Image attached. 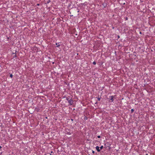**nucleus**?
Masks as SVG:
<instances>
[{
	"mask_svg": "<svg viewBox=\"0 0 155 155\" xmlns=\"http://www.w3.org/2000/svg\"><path fill=\"white\" fill-rule=\"evenodd\" d=\"M96 149L98 152H100V149H99V147L98 146H97L96 147Z\"/></svg>",
	"mask_w": 155,
	"mask_h": 155,
	"instance_id": "obj_3",
	"label": "nucleus"
},
{
	"mask_svg": "<svg viewBox=\"0 0 155 155\" xmlns=\"http://www.w3.org/2000/svg\"><path fill=\"white\" fill-rule=\"evenodd\" d=\"M13 54H14V56H13V57L14 58L16 57V54H14V53H13Z\"/></svg>",
	"mask_w": 155,
	"mask_h": 155,
	"instance_id": "obj_7",
	"label": "nucleus"
},
{
	"mask_svg": "<svg viewBox=\"0 0 155 155\" xmlns=\"http://www.w3.org/2000/svg\"><path fill=\"white\" fill-rule=\"evenodd\" d=\"M73 101L71 99H70L68 101V102L69 104V105H71L73 103Z\"/></svg>",
	"mask_w": 155,
	"mask_h": 155,
	"instance_id": "obj_2",
	"label": "nucleus"
},
{
	"mask_svg": "<svg viewBox=\"0 0 155 155\" xmlns=\"http://www.w3.org/2000/svg\"><path fill=\"white\" fill-rule=\"evenodd\" d=\"M134 111V110L133 109H131V113H133Z\"/></svg>",
	"mask_w": 155,
	"mask_h": 155,
	"instance_id": "obj_10",
	"label": "nucleus"
},
{
	"mask_svg": "<svg viewBox=\"0 0 155 155\" xmlns=\"http://www.w3.org/2000/svg\"><path fill=\"white\" fill-rule=\"evenodd\" d=\"M97 137H98V138H101V136H97Z\"/></svg>",
	"mask_w": 155,
	"mask_h": 155,
	"instance_id": "obj_13",
	"label": "nucleus"
},
{
	"mask_svg": "<svg viewBox=\"0 0 155 155\" xmlns=\"http://www.w3.org/2000/svg\"><path fill=\"white\" fill-rule=\"evenodd\" d=\"M117 37H118V38H120V36H119V35H118V36H117Z\"/></svg>",
	"mask_w": 155,
	"mask_h": 155,
	"instance_id": "obj_16",
	"label": "nucleus"
},
{
	"mask_svg": "<svg viewBox=\"0 0 155 155\" xmlns=\"http://www.w3.org/2000/svg\"><path fill=\"white\" fill-rule=\"evenodd\" d=\"M126 20H127V18H126Z\"/></svg>",
	"mask_w": 155,
	"mask_h": 155,
	"instance_id": "obj_18",
	"label": "nucleus"
},
{
	"mask_svg": "<svg viewBox=\"0 0 155 155\" xmlns=\"http://www.w3.org/2000/svg\"><path fill=\"white\" fill-rule=\"evenodd\" d=\"M10 77L12 78L13 77V75L12 74H10Z\"/></svg>",
	"mask_w": 155,
	"mask_h": 155,
	"instance_id": "obj_9",
	"label": "nucleus"
},
{
	"mask_svg": "<svg viewBox=\"0 0 155 155\" xmlns=\"http://www.w3.org/2000/svg\"><path fill=\"white\" fill-rule=\"evenodd\" d=\"M102 5L104 6V7H105L107 6V5L106 4L103 3L102 4Z\"/></svg>",
	"mask_w": 155,
	"mask_h": 155,
	"instance_id": "obj_5",
	"label": "nucleus"
},
{
	"mask_svg": "<svg viewBox=\"0 0 155 155\" xmlns=\"http://www.w3.org/2000/svg\"><path fill=\"white\" fill-rule=\"evenodd\" d=\"M93 64L94 65H95L96 64V62L95 61H94L93 62Z\"/></svg>",
	"mask_w": 155,
	"mask_h": 155,
	"instance_id": "obj_11",
	"label": "nucleus"
},
{
	"mask_svg": "<svg viewBox=\"0 0 155 155\" xmlns=\"http://www.w3.org/2000/svg\"><path fill=\"white\" fill-rule=\"evenodd\" d=\"M97 100L98 101H100L101 100V98L100 97H98Z\"/></svg>",
	"mask_w": 155,
	"mask_h": 155,
	"instance_id": "obj_12",
	"label": "nucleus"
},
{
	"mask_svg": "<svg viewBox=\"0 0 155 155\" xmlns=\"http://www.w3.org/2000/svg\"><path fill=\"white\" fill-rule=\"evenodd\" d=\"M67 134H69V135H71V133L70 132H67Z\"/></svg>",
	"mask_w": 155,
	"mask_h": 155,
	"instance_id": "obj_6",
	"label": "nucleus"
},
{
	"mask_svg": "<svg viewBox=\"0 0 155 155\" xmlns=\"http://www.w3.org/2000/svg\"><path fill=\"white\" fill-rule=\"evenodd\" d=\"M103 148V146H101L100 147V150H102Z\"/></svg>",
	"mask_w": 155,
	"mask_h": 155,
	"instance_id": "obj_8",
	"label": "nucleus"
},
{
	"mask_svg": "<svg viewBox=\"0 0 155 155\" xmlns=\"http://www.w3.org/2000/svg\"><path fill=\"white\" fill-rule=\"evenodd\" d=\"M56 45H57L56 47H59L60 46V44H58L57 43H56Z\"/></svg>",
	"mask_w": 155,
	"mask_h": 155,
	"instance_id": "obj_4",
	"label": "nucleus"
},
{
	"mask_svg": "<svg viewBox=\"0 0 155 155\" xmlns=\"http://www.w3.org/2000/svg\"><path fill=\"white\" fill-rule=\"evenodd\" d=\"M90 155L89 154V155Z\"/></svg>",
	"mask_w": 155,
	"mask_h": 155,
	"instance_id": "obj_20",
	"label": "nucleus"
},
{
	"mask_svg": "<svg viewBox=\"0 0 155 155\" xmlns=\"http://www.w3.org/2000/svg\"><path fill=\"white\" fill-rule=\"evenodd\" d=\"M2 148V147L0 146V149H1Z\"/></svg>",
	"mask_w": 155,
	"mask_h": 155,
	"instance_id": "obj_17",
	"label": "nucleus"
},
{
	"mask_svg": "<svg viewBox=\"0 0 155 155\" xmlns=\"http://www.w3.org/2000/svg\"><path fill=\"white\" fill-rule=\"evenodd\" d=\"M115 96V95L110 96V100L109 101L110 102H113L114 101V97Z\"/></svg>",
	"mask_w": 155,
	"mask_h": 155,
	"instance_id": "obj_1",
	"label": "nucleus"
},
{
	"mask_svg": "<svg viewBox=\"0 0 155 155\" xmlns=\"http://www.w3.org/2000/svg\"><path fill=\"white\" fill-rule=\"evenodd\" d=\"M37 5H39V4H37Z\"/></svg>",
	"mask_w": 155,
	"mask_h": 155,
	"instance_id": "obj_19",
	"label": "nucleus"
},
{
	"mask_svg": "<svg viewBox=\"0 0 155 155\" xmlns=\"http://www.w3.org/2000/svg\"><path fill=\"white\" fill-rule=\"evenodd\" d=\"M67 100L68 101L69 100V98H67Z\"/></svg>",
	"mask_w": 155,
	"mask_h": 155,
	"instance_id": "obj_15",
	"label": "nucleus"
},
{
	"mask_svg": "<svg viewBox=\"0 0 155 155\" xmlns=\"http://www.w3.org/2000/svg\"><path fill=\"white\" fill-rule=\"evenodd\" d=\"M95 153L94 151H93V150H92V153Z\"/></svg>",
	"mask_w": 155,
	"mask_h": 155,
	"instance_id": "obj_14",
	"label": "nucleus"
}]
</instances>
